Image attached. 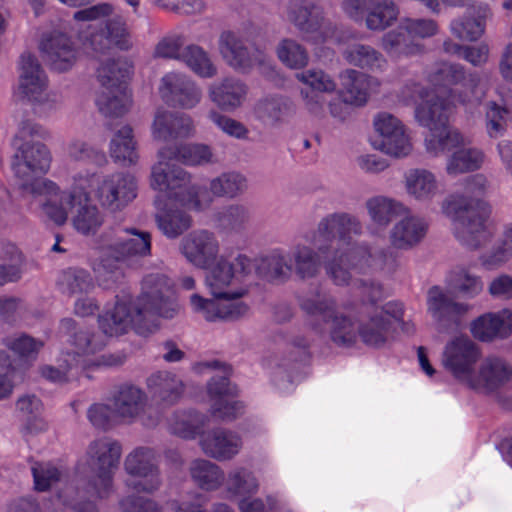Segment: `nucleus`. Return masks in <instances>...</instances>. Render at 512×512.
<instances>
[{
	"label": "nucleus",
	"instance_id": "423d86ee",
	"mask_svg": "<svg viewBox=\"0 0 512 512\" xmlns=\"http://www.w3.org/2000/svg\"><path fill=\"white\" fill-rule=\"evenodd\" d=\"M441 211L451 219L455 237L466 247L478 249L491 241L494 228L488 223L491 209L487 202L454 193L442 201Z\"/></svg>",
	"mask_w": 512,
	"mask_h": 512
},
{
	"label": "nucleus",
	"instance_id": "864d4df0",
	"mask_svg": "<svg viewBox=\"0 0 512 512\" xmlns=\"http://www.w3.org/2000/svg\"><path fill=\"white\" fill-rule=\"evenodd\" d=\"M291 263L295 274L302 280L316 277L320 271L318 254L305 244H297L291 251Z\"/></svg>",
	"mask_w": 512,
	"mask_h": 512
},
{
	"label": "nucleus",
	"instance_id": "dca6fc26",
	"mask_svg": "<svg viewBox=\"0 0 512 512\" xmlns=\"http://www.w3.org/2000/svg\"><path fill=\"white\" fill-rule=\"evenodd\" d=\"M373 124L379 135L376 149L394 158H404L412 152L410 136L400 119L388 112H381L375 116Z\"/></svg>",
	"mask_w": 512,
	"mask_h": 512
},
{
	"label": "nucleus",
	"instance_id": "4be33fe9",
	"mask_svg": "<svg viewBox=\"0 0 512 512\" xmlns=\"http://www.w3.org/2000/svg\"><path fill=\"white\" fill-rule=\"evenodd\" d=\"M241 298L214 297L207 299L199 294L190 297L193 310L209 322L235 321L248 314L249 306Z\"/></svg>",
	"mask_w": 512,
	"mask_h": 512
},
{
	"label": "nucleus",
	"instance_id": "1a4fd4ad",
	"mask_svg": "<svg viewBox=\"0 0 512 512\" xmlns=\"http://www.w3.org/2000/svg\"><path fill=\"white\" fill-rule=\"evenodd\" d=\"M251 268L252 261L245 254L221 255L205 268V286L213 297L242 298L247 289L241 284V278L250 273Z\"/></svg>",
	"mask_w": 512,
	"mask_h": 512
},
{
	"label": "nucleus",
	"instance_id": "393cba45",
	"mask_svg": "<svg viewBox=\"0 0 512 512\" xmlns=\"http://www.w3.org/2000/svg\"><path fill=\"white\" fill-rule=\"evenodd\" d=\"M194 133V122L189 115L164 109H158L155 112L151 125L154 140L170 142L192 137Z\"/></svg>",
	"mask_w": 512,
	"mask_h": 512
},
{
	"label": "nucleus",
	"instance_id": "13d9d810",
	"mask_svg": "<svg viewBox=\"0 0 512 512\" xmlns=\"http://www.w3.org/2000/svg\"><path fill=\"white\" fill-rule=\"evenodd\" d=\"M27 193L33 195H44L45 201L41 205V211L44 216L54 222L56 225H63L65 223L64 209L58 204V200H55V196L59 195L58 185L49 180L44 179L43 183L37 185L35 188L27 191Z\"/></svg>",
	"mask_w": 512,
	"mask_h": 512
},
{
	"label": "nucleus",
	"instance_id": "09e8293b",
	"mask_svg": "<svg viewBox=\"0 0 512 512\" xmlns=\"http://www.w3.org/2000/svg\"><path fill=\"white\" fill-rule=\"evenodd\" d=\"M449 285L464 299H474L484 290L482 277L466 267H458L451 271Z\"/></svg>",
	"mask_w": 512,
	"mask_h": 512
},
{
	"label": "nucleus",
	"instance_id": "3c124183",
	"mask_svg": "<svg viewBox=\"0 0 512 512\" xmlns=\"http://www.w3.org/2000/svg\"><path fill=\"white\" fill-rule=\"evenodd\" d=\"M189 473L194 483L207 491L219 488L224 481L222 469L206 459L193 460L189 466Z\"/></svg>",
	"mask_w": 512,
	"mask_h": 512
},
{
	"label": "nucleus",
	"instance_id": "4468645a",
	"mask_svg": "<svg viewBox=\"0 0 512 512\" xmlns=\"http://www.w3.org/2000/svg\"><path fill=\"white\" fill-rule=\"evenodd\" d=\"M217 45L222 60L239 73H248L266 61V54L262 50L248 45L243 37L232 30L222 31Z\"/></svg>",
	"mask_w": 512,
	"mask_h": 512
},
{
	"label": "nucleus",
	"instance_id": "f704fd0d",
	"mask_svg": "<svg viewBox=\"0 0 512 512\" xmlns=\"http://www.w3.org/2000/svg\"><path fill=\"white\" fill-rule=\"evenodd\" d=\"M428 225L417 216H407L398 221L389 231V243L397 250H410L426 236Z\"/></svg>",
	"mask_w": 512,
	"mask_h": 512
},
{
	"label": "nucleus",
	"instance_id": "c85d7f7f",
	"mask_svg": "<svg viewBox=\"0 0 512 512\" xmlns=\"http://www.w3.org/2000/svg\"><path fill=\"white\" fill-rule=\"evenodd\" d=\"M512 377V369L498 357H486L478 370L474 369L468 387L475 390L493 391L508 382Z\"/></svg>",
	"mask_w": 512,
	"mask_h": 512
},
{
	"label": "nucleus",
	"instance_id": "8fccbe9b",
	"mask_svg": "<svg viewBox=\"0 0 512 512\" xmlns=\"http://www.w3.org/2000/svg\"><path fill=\"white\" fill-rule=\"evenodd\" d=\"M130 68L129 62L122 58L107 59L101 62L96 71L101 89L126 87L125 79L129 75Z\"/></svg>",
	"mask_w": 512,
	"mask_h": 512
},
{
	"label": "nucleus",
	"instance_id": "a18cd8bd",
	"mask_svg": "<svg viewBox=\"0 0 512 512\" xmlns=\"http://www.w3.org/2000/svg\"><path fill=\"white\" fill-rule=\"evenodd\" d=\"M381 47L389 57L395 59L417 55L423 49L422 45L409 39L402 23L382 36Z\"/></svg>",
	"mask_w": 512,
	"mask_h": 512
},
{
	"label": "nucleus",
	"instance_id": "a211bd4d",
	"mask_svg": "<svg viewBox=\"0 0 512 512\" xmlns=\"http://www.w3.org/2000/svg\"><path fill=\"white\" fill-rule=\"evenodd\" d=\"M480 356L479 348L468 336H458L446 344L442 364L455 379L467 385Z\"/></svg>",
	"mask_w": 512,
	"mask_h": 512
},
{
	"label": "nucleus",
	"instance_id": "4c0bfd02",
	"mask_svg": "<svg viewBox=\"0 0 512 512\" xmlns=\"http://www.w3.org/2000/svg\"><path fill=\"white\" fill-rule=\"evenodd\" d=\"M147 388L155 400L173 405L182 397L185 385L176 374L158 371L148 377Z\"/></svg>",
	"mask_w": 512,
	"mask_h": 512
},
{
	"label": "nucleus",
	"instance_id": "aec40b11",
	"mask_svg": "<svg viewBox=\"0 0 512 512\" xmlns=\"http://www.w3.org/2000/svg\"><path fill=\"white\" fill-rule=\"evenodd\" d=\"M179 250L188 263L203 269L208 268L220 256V243L213 232L199 229L182 238Z\"/></svg>",
	"mask_w": 512,
	"mask_h": 512
},
{
	"label": "nucleus",
	"instance_id": "6e6552de",
	"mask_svg": "<svg viewBox=\"0 0 512 512\" xmlns=\"http://www.w3.org/2000/svg\"><path fill=\"white\" fill-rule=\"evenodd\" d=\"M285 20L310 45L332 41L337 27L328 18L325 9L312 0H289L283 10Z\"/></svg>",
	"mask_w": 512,
	"mask_h": 512
},
{
	"label": "nucleus",
	"instance_id": "79ce46f5",
	"mask_svg": "<svg viewBox=\"0 0 512 512\" xmlns=\"http://www.w3.org/2000/svg\"><path fill=\"white\" fill-rule=\"evenodd\" d=\"M428 130L425 148L433 156L441 155L466 144L465 137L457 129L450 127L449 123L443 127H434Z\"/></svg>",
	"mask_w": 512,
	"mask_h": 512
},
{
	"label": "nucleus",
	"instance_id": "f8f14e48",
	"mask_svg": "<svg viewBox=\"0 0 512 512\" xmlns=\"http://www.w3.org/2000/svg\"><path fill=\"white\" fill-rule=\"evenodd\" d=\"M124 470L131 477L126 486L137 492L153 493L162 484L160 471L156 463V454L149 447H137L124 459Z\"/></svg>",
	"mask_w": 512,
	"mask_h": 512
},
{
	"label": "nucleus",
	"instance_id": "e2e57ef3",
	"mask_svg": "<svg viewBox=\"0 0 512 512\" xmlns=\"http://www.w3.org/2000/svg\"><path fill=\"white\" fill-rule=\"evenodd\" d=\"M157 226L168 238L174 239L192 226V218L180 209H170L155 215Z\"/></svg>",
	"mask_w": 512,
	"mask_h": 512
},
{
	"label": "nucleus",
	"instance_id": "bf43d9fd",
	"mask_svg": "<svg viewBox=\"0 0 512 512\" xmlns=\"http://www.w3.org/2000/svg\"><path fill=\"white\" fill-rule=\"evenodd\" d=\"M259 270L272 281L285 282L292 274L291 258L283 250L275 249L261 259Z\"/></svg>",
	"mask_w": 512,
	"mask_h": 512
},
{
	"label": "nucleus",
	"instance_id": "bb28decb",
	"mask_svg": "<svg viewBox=\"0 0 512 512\" xmlns=\"http://www.w3.org/2000/svg\"><path fill=\"white\" fill-rule=\"evenodd\" d=\"M60 330L68 337L73 352L78 356L95 355L107 344V339L102 332L80 325L72 318L62 319Z\"/></svg>",
	"mask_w": 512,
	"mask_h": 512
},
{
	"label": "nucleus",
	"instance_id": "b1692460",
	"mask_svg": "<svg viewBox=\"0 0 512 512\" xmlns=\"http://www.w3.org/2000/svg\"><path fill=\"white\" fill-rule=\"evenodd\" d=\"M87 53L98 55L116 46L121 50L131 47L130 33L125 21L121 17L110 19L104 29L91 32L83 42Z\"/></svg>",
	"mask_w": 512,
	"mask_h": 512
},
{
	"label": "nucleus",
	"instance_id": "338daca9",
	"mask_svg": "<svg viewBox=\"0 0 512 512\" xmlns=\"http://www.w3.org/2000/svg\"><path fill=\"white\" fill-rule=\"evenodd\" d=\"M58 285L61 291L68 295L88 293L94 288L89 272L83 269L69 268L62 272Z\"/></svg>",
	"mask_w": 512,
	"mask_h": 512
},
{
	"label": "nucleus",
	"instance_id": "473e14b6",
	"mask_svg": "<svg viewBox=\"0 0 512 512\" xmlns=\"http://www.w3.org/2000/svg\"><path fill=\"white\" fill-rule=\"evenodd\" d=\"M471 333L480 341L508 338L512 334V311L502 309L478 317L471 323Z\"/></svg>",
	"mask_w": 512,
	"mask_h": 512
},
{
	"label": "nucleus",
	"instance_id": "c9c22d12",
	"mask_svg": "<svg viewBox=\"0 0 512 512\" xmlns=\"http://www.w3.org/2000/svg\"><path fill=\"white\" fill-rule=\"evenodd\" d=\"M407 195L420 203H430L439 193L436 175L425 168H412L403 176Z\"/></svg>",
	"mask_w": 512,
	"mask_h": 512
},
{
	"label": "nucleus",
	"instance_id": "2f4dec72",
	"mask_svg": "<svg viewBox=\"0 0 512 512\" xmlns=\"http://www.w3.org/2000/svg\"><path fill=\"white\" fill-rule=\"evenodd\" d=\"M122 455L121 444L109 437L91 441L87 447L85 461L90 470L116 471Z\"/></svg>",
	"mask_w": 512,
	"mask_h": 512
},
{
	"label": "nucleus",
	"instance_id": "a878e982",
	"mask_svg": "<svg viewBox=\"0 0 512 512\" xmlns=\"http://www.w3.org/2000/svg\"><path fill=\"white\" fill-rule=\"evenodd\" d=\"M202 452L218 461H229L236 457L242 447V437L229 429L216 428L200 434Z\"/></svg>",
	"mask_w": 512,
	"mask_h": 512
},
{
	"label": "nucleus",
	"instance_id": "603ef678",
	"mask_svg": "<svg viewBox=\"0 0 512 512\" xmlns=\"http://www.w3.org/2000/svg\"><path fill=\"white\" fill-rule=\"evenodd\" d=\"M253 113L262 122L276 125L284 122L293 113V108L288 100L271 97L258 101L253 108Z\"/></svg>",
	"mask_w": 512,
	"mask_h": 512
},
{
	"label": "nucleus",
	"instance_id": "e433bc0d",
	"mask_svg": "<svg viewBox=\"0 0 512 512\" xmlns=\"http://www.w3.org/2000/svg\"><path fill=\"white\" fill-rule=\"evenodd\" d=\"M41 50L51 67L57 71H66L76 62V49L65 34L54 33L45 38Z\"/></svg>",
	"mask_w": 512,
	"mask_h": 512
},
{
	"label": "nucleus",
	"instance_id": "69168bd1",
	"mask_svg": "<svg viewBox=\"0 0 512 512\" xmlns=\"http://www.w3.org/2000/svg\"><path fill=\"white\" fill-rule=\"evenodd\" d=\"M182 59L186 65L202 78H212L217 75V67L209 54L200 46L191 44L185 47Z\"/></svg>",
	"mask_w": 512,
	"mask_h": 512
},
{
	"label": "nucleus",
	"instance_id": "c756f323",
	"mask_svg": "<svg viewBox=\"0 0 512 512\" xmlns=\"http://www.w3.org/2000/svg\"><path fill=\"white\" fill-rule=\"evenodd\" d=\"M491 16L492 12L487 4H475L467 9L462 18L454 19L451 22V32L460 40L476 41L484 34L486 21Z\"/></svg>",
	"mask_w": 512,
	"mask_h": 512
},
{
	"label": "nucleus",
	"instance_id": "f3484780",
	"mask_svg": "<svg viewBox=\"0 0 512 512\" xmlns=\"http://www.w3.org/2000/svg\"><path fill=\"white\" fill-rule=\"evenodd\" d=\"M427 312L438 332L446 333L459 325L460 318L467 315L472 306L449 297L444 288L432 286L427 291Z\"/></svg>",
	"mask_w": 512,
	"mask_h": 512
},
{
	"label": "nucleus",
	"instance_id": "6e6d98bb",
	"mask_svg": "<svg viewBox=\"0 0 512 512\" xmlns=\"http://www.w3.org/2000/svg\"><path fill=\"white\" fill-rule=\"evenodd\" d=\"M209 189L215 197L233 199L248 189V181L241 173L225 172L210 181Z\"/></svg>",
	"mask_w": 512,
	"mask_h": 512
},
{
	"label": "nucleus",
	"instance_id": "ea45409f",
	"mask_svg": "<svg viewBox=\"0 0 512 512\" xmlns=\"http://www.w3.org/2000/svg\"><path fill=\"white\" fill-rule=\"evenodd\" d=\"M379 86L377 78L356 70H347L343 78L344 101L353 105H363L367 102L369 92Z\"/></svg>",
	"mask_w": 512,
	"mask_h": 512
},
{
	"label": "nucleus",
	"instance_id": "58836bf2",
	"mask_svg": "<svg viewBox=\"0 0 512 512\" xmlns=\"http://www.w3.org/2000/svg\"><path fill=\"white\" fill-rule=\"evenodd\" d=\"M442 73L445 75L447 82L451 84H458L465 81V88L469 90V94L462 95L456 91V100L459 103L465 104L473 101H481L485 95V87L482 83L483 77L481 74L474 72L465 76L464 68L458 64H446L442 68ZM454 90L451 91V93Z\"/></svg>",
	"mask_w": 512,
	"mask_h": 512
},
{
	"label": "nucleus",
	"instance_id": "39448f33",
	"mask_svg": "<svg viewBox=\"0 0 512 512\" xmlns=\"http://www.w3.org/2000/svg\"><path fill=\"white\" fill-rule=\"evenodd\" d=\"M45 130L30 120L22 121L13 140L14 154L11 169L20 189L27 192L44 179L39 177L48 172L52 155L48 147L39 139L44 138Z\"/></svg>",
	"mask_w": 512,
	"mask_h": 512
},
{
	"label": "nucleus",
	"instance_id": "412c9836",
	"mask_svg": "<svg viewBox=\"0 0 512 512\" xmlns=\"http://www.w3.org/2000/svg\"><path fill=\"white\" fill-rule=\"evenodd\" d=\"M19 65V90L23 96L40 104H56L57 99L46 92L47 77L37 58L30 53H23Z\"/></svg>",
	"mask_w": 512,
	"mask_h": 512
},
{
	"label": "nucleus",
	"instance_id": "4d7b16f0",
	"mask_svg": "<svg viewBox=\"0 0 512 512\" xmlns=\"http://www.w3.org/2000/svg\"><path fill=\"white\" fill-rule=\"evenodd\" d=\"M104 220V214L90 200L81 202L72 215L73 227L83 235L95 234L103 225Z\"/></svg>",
	"mask_w": 512,
	"mask_h": 512
},
{
	"label": "nucleus",
	"instance_id": "ddd939ff",
	"mask_svg": "<svg viewBox=\"0 0 512 512\" xmlns=\"http://www.w3.org/2000/svg\"><path fill=\"white\" fill-rule=\"evenodd\" d=\"M93 476L82 488L66 487L59 498L63 504L76 512H99L97 506L86 500L87 496L99 499L108 498L114 491V474L116 471L91 470Z\"/></svg>",
	"mask_w": 512,
	"mask_h": 512
},
{
	"label": "nucleus",
	"instance_id": "a19ab883",
	"mask_svg": "<svg viewBox=\"0 0 512 512\" xmlns=\"http://www.w3.org/2000/svg\"><path fill=\"white\" fill-rule=\"evenodd\" d=\"M343 58L352 66L372 72H383L388 66L387 59L380 51L361 43L349 45L343 52Z\"/></svg>",
	"mask_w": 512,
	"mask_h": 512
},
{
	"label": "nucleus",
	"instance_id": "7ed1b4c3",
	"mask_svg": "<svg viewBox=\"0 0 512 512\" xmlns=\"http://www.w3.org/2000/svg\"><path fill=\"white\" fill-rule=\"evenodd\" d=\"M212 159L213 153L205 144L163 147L158 152L157 163L151 169L150 185L155 190L166 192L170 199L190 210L203 211L212 204V197L202 187L192 183L189 173L170 164V161L202 165L212 162Z\"/></svg>",
	"mask_w": 512,
	"mask_h": 512
},
{
	"label": "nucleus",
	"instance_id": "774afa93",
	"mask_svg": "<svg viewBox=\"0 0 512 512\" xmlns=\"http://www.w3.org/2000/svg\"><path fill=\"white\" fill-rule=\"evenodd\" d=\"M259 482L253 472L240 467L232 470L227 478V491L235 496L254 494L258 491Z\"/></svg>",
	"mask_w": 512,
	"mask_h": 512
},
{
	"label": "nucleus",
	"instance_id": "37998d69",
	"mask_svg": "<svg viewBox=\"0 0 512 512\" xmlns=\"http://www.w3.org/2000/svg\"><path fill=\"white\" fill-rule=\"evenodd\" d=\"M109 153L114 162L130 166L137 162V142L134 138L133 129L124 125L118 129L110 140Z\"/></svg>",
	"mask_w": 512,
	"mask_h": 512
},
{
	"label": "nucleus",
	"instance_id": "052dcab7",
	"mask_svg": "<svg viewBox=\"0 0 512 512\" xmlns=\"http://www.w3.org/2000/svg\"><path fill=\"white\" fill-rule=\"evenodd\" d=\"M218 226L227 231L240 233L245 231L251 222V213L243 204H229L216 215Z\"/></svg>",
	"mask_w": 512,
	"mask_h": 512
},
{
	"label": "nucleus",
	"instance_id": "9d476101",
	"mask_svg": "<svg viewBox=\"0 0 512 512\" xmlns=\"http://www.w3.org/2000/svg\"><path fill=\"white\" fill-rule=\"evenodd\" d=\"M89 176L87 187H93V194L99 205L110 212L123 210L137 195L134 176L116 172L108 175L83 174Z\"/></svg>",
	"mask_w": 512,
	"mask_h": 512
},
{
	"label": "nucleus",
	"instance_id": "5fc2aeb1",
	"mask_svg": "<svg viewBox=\"0 0 512 512\" xmlns=\"http://www.w3.org/2000/svg\"><path fill=\"white\" fill-rule=\"evenodd\" d=\"M96 104L99 111L106 117H119L128 111L131 99L126 87L101 89Z\"/></svg>",
	"mask_w": 512,
	"mask_h": 512
},
{
	"label": "nucleus",
	"instance_id": "f03ea898",
	"mask_svg": "<svg viewBox=\"0 0 512 512\" xmlns=\"http://www.w3.org/2000/svg\"><path fill=\"white\" fill-rule=\"evenodd\" d=\"M179 311L172 281L163 274H151L143 279L141 293L134 302H116L111 310L99 315L98 324L106 338L131 329L145 335L158 329V318L172 319Z\"/></svg>",
	"mask_w": 512,
	"mask_h": 512
},
{
	"label": "nucleus",
	"instance_id": "7c9ffc66",
	"mask_svg": "<svg viewBox=\"0 0 512 512\" xmlns=\"http://www.w3.org/2000/svg\"><path fill=\"white\" fill-rule=\"evenodd\" d=\"M456 91L450 94L451 101L431 93L426 95V99L419 103L415 108V118L417 122L427 128L443 127L449 123V116L452 113V104L456 100Z\"/></svg>",
	"mask_w": 512,
	"mask_h": 512
},
{
	"label": "nucleus",
	"instance_id": "680f3d73",
	"mask_svg": "<svg viewBox=\"0 0 512 512\" xmlns=\"http://www.w3.org/2000/svg\"><path fill=\"white\" fill-rule=\"evenodd\" d=\"M207 418L196 412H176L169 419L170 431L184 439H193L201 433Z\"/></svg>",
	"mask_w": 512,
	"mask_h": 512
},
{
	"label": "nucleus",
	"instance_id": "0e129e2a",
	"mask_svg": "<svg viewBox=\"0 0 512 512\" xmlns=\"http://www.w3.org/2000/svg\"><path fill=\"white\" fill-rule=\"evenodd\" d=\"M74 182L70 190H61L58 186L59 195L55 196V200H58V204L64 209L65 222L68 219L70 211H75L81 202L90 200V194L86 190V183L90 181L89 176H83L78 174L73 178Z\"/></svg>",
	"mask_w": 512,
	"mask_h": 512
},
{
	"label": "nucleus",
	"instance_id": "20e7f679",
	"mask_svg": "<svg viewBox=\"0 0 512 512\" xmlns=\"http://www.w3.org/2000/svg\"><path fill=\"white\" fill-rule=\"evenodd\" d=\"M298 305L306 325L315 333H323L326 324H330V335L335 344L348 347L356 342L352 311L346 306L340 307L331 294L315 288L299 295Z\"/></svg>",
	"mask_w": 512,
	"mask_h": 512
},
{
	"label": "nucleus",
	"instance_id": "72a5a7b5",
	"mask_svg": "<svg viewBox=\"0 0 512 512\" xmlns=\"http://www.w3.org/2000/svg\"><path fill=\"white\" fill-rule=\"evenodd\" d=\"M247 85L239 79L225 78L209 86V99L222 111H235L246 100Z\"/></svg>",
	"mask_w": 512,
	"mask_h": 512
},
{
	"label": "nucleus",
	"instance_id": "5701e85b",
	"mask_svg": "<svg viewBox=\"0 0 512 512\" xmlns=\"http://www.w3.org/2000/svg\"><path fill=\"white\" fill-rule=\"evenodd\" d=\"M159 92L164 100L183 109H192L202 99L201 88L189 77L168 73L161 79Z\"/></svg>",
	"mask_w": 512,
	"mask_h": 512
},
{
	"label": "nucleus",
	"instance_id": "cd10ccee",
	"mask_svg": "<svg viewBox=\"0 0 512 512\" xmlns=\"http://www.w3.org/2000/svg\"><path fill=\"white\" fill-rule=\"evenodd\" d=\"M354 321V315L352 314ZM356 336L359 335L362 341L371 347H383L393 338L394 328L390 315L382 308H374L367 320L356 327Z\"/></svg>",
	"mask_w": 512,
	"mask_h": 512
},
{
	"label": "nucleus",
	"instance_id": "0eeeda50",
	"mask_svg": "<svg viewBox=\"0 0 512 512\" xmlns=\"http://www.w3.org/2000/svg\"><path fill=\"white\" fill-rule=\"evenodd\" d=\"M151 254V235L136 228H121L115 238L101 247V256L95 268L98 284L111 289L124 278L122 265Z\"/></svg>",
	"mask_w": 512,
	"mask_h": 512
},
{
	"label": "nucleus",
	"instance_id": "2eb2a0df",
	"mask_svg": "<svg viewBox=\"0 0 512 512\" xmlns=\"http://www.w3.org/2000/svg\"><path fill=\"white\" fill-rule=\"evenodd\" d=\"M342 8L356 22L364 19L371 31L387 29L399 16V8L392 0H345Z\"/></svg>",
	"mask_w": 512,
	"mask_h": 512
},
{
	"label": "nucleus",
	"instance_id": "9b49d317",
	"mask_svg": "<svg viewBox=\"0 0 512 512\" xmlns=\"http://www.w3.org/2000/svg\"><path fill=\"white\" fill-rule=\"evenodd\" d=\"M110 402L115 418L127 423L141 421L147 427L156 426L159 417L147 415L149 398L147 393L139 386L123 383L115 387Z\"/></svg>",
	"mask_w": 512,
	"mask_h": 512
},
{
	"label": "nucleus",
	"instance_id": "c03bdc74",
	"mask_svg": "<svg viewBox=\"0 0 512 512\" xmlns=\"http://www.w3.org/2000/svg\"><path fill=\"white\" fill-rule=\"evenodd\" d=\"M485 158V153L480 148L461 146L447 158L445 171L452 177L473 172L482 167Z\"/></svg>",
	"mask_w": 512,
	"mask_h": 512
},
{
	"label": "nucleus",
	"instance_id": "6ab92c4d",
	"mask_svg": "<svg viewBox=\"0 0 512 512\" xmlns=\"http://www.w3.org/2000/svg\"><path fill=\"white\" fill-rule=\"evenodd\" d=\"M295 78L303 84L300 97L305 109L316 116L321 115L325 104L324 94L336 91L333 77L319 68H310L296 74Z\"/></svg>",
	"mask_w": 512,
	"mask_h": 512
},
{
	"label": "nucleus",
	"instance_id": "49530a36",
	"mask_svg": "<svg viewBox=\"0 0 512 512\" xmlns=\"http://www.w3.org/2000/svg\"><path fill=\"white\" fill-rule=\"evenodd\" d=\"M365 207L371 222L381 227L388 226L395 217L406 211L401 202L382 195L369 198Z\"/></svg>",
	"mask_w": 512,
	"mask_h": 512
},
{
	"label": "nucleus",
	"instance_id": "f257e3e1",
	"mask_svg": "<svg viewBox=\"0 0 512 512\" xmlns=\"http://www.w3.org/2000/svg\"><path fill=\"white\" fill-rule=\"evenodd\" d=\"M363 233L360 219L346 212L331 213L323 217L316 235L329 245L320 244L327 277L337 286H346L354 274H393L398 268L396 255L388 248L372 249L366 242L353 240Z\"/></svg>",
	"mask_w": 512,
	"mask_h": 512
},
{
	"label": "nucleus",
	"instance_id": "de8ad7c7",
	"mask_svg": "<svg viewBox=\"0 0 512 512\" xmlns=\"http://www.w3.org/2000/svg\"><path fill=\"white\" fill-rule=\"evenodd\" d=\"M278 60L288 69H304L310 60L307 48L298 40L284 37L279 40L275 47Z\"/></svg>",
	"mask_w": 512,
	"mask_h": 512
}]
</instances>
